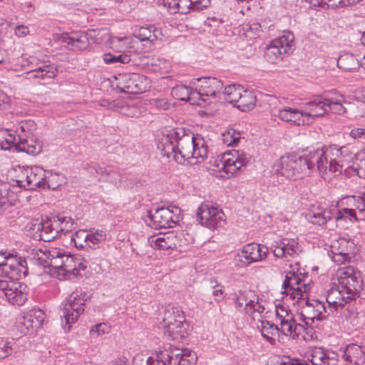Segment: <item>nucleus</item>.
<instances>
[{
	"label": "nucleus",
	"mask_w": 365,
	"mask_h": 365,
	"mask_svg": "<svg viewBox=\"0 0 365 365\" xmlns=\"http://www.w3.org/2000/svg\"><path fill=\"white\" fill-rule=\"evenodd\" d=\"M351 160L352 153L347 146L332 144L302 155L286 154L275 161L273 172L279 180H297L310 175L317 168L321 177L328 180L331 175H340L350 166Z\"/></svg>",
	"instance_id": "nucleus-1"
},
{
	"label": "nucleus",
	"mask_w": 365,
	"mask_h": 365,
	"mask_svg": "<svg viewBox=\"0 0 365 365\" xmlns=\"http://www.w3.org/2000/svg\"><path fill=\"white\" fill-rule=\"evenodd\" d=\"M158 149L163 156H173L180 164L185 161L190 164L200 163L208 154L205 140L199 135L194 136L184 128H173L163 134L158 143Z\"/></svg>",
	"instance_id": "nucleus-2"
},
{
	"label": "nucleus",
	"mask_w": 365,
	"mask_h": 365,
	"mask_svg": "<svg viewBox=\"0 0 365 365\" xmlns=\"http://www.w3.org/2000/svg\"><path fill=\"white\" fill-rule=\"evenodd\" d=\"M73 225L71 217L56 215L45 220L33 219L27 223L25 230L29 237L36 240L50 242L71 231Z\"/></svg>",
	"instance_id": "nucleus-3"
},
{
	"label": "nucleus",
	"mask_w": 365,
	"mask_h": 365,
	"mask_svg": "<svg viewBox=\"0 0 365 365\" xmlns=\"http://www.w3.org/2000/svg\"><path fill=\"white\" fill-rule=\"evenodd\" d=\"M251 157L247 153L233 150L229 153H225L222 156H218L210 160L212 170L215 172H223L230 178L237 174L241 169L245 167L250 162ZM225 178V175H222Z\"/></svg>",
	"instance_id": "nucleus-4"
},
{
	"label": "nucleus",
	"mask_w": 365,
	"mask_h": 365,
	"mask_svg": "<svg viewBox=\"0 0 365 365\" xmlns=\"http://www.w3.org/2000/svg\"><path fill=\"white\" fill-rule=\"evenodd\" d=\"M338 287L351 302L359 297L363 289V279L361 273L351 266L342 267L336 272Z\"/></svg>",
	"instance_id": "nucleus-5"
},
{
	"label": "nucleus",
	"mask_w": 365,
	"mask_h": 365,
	"mask_svg": "<svg viewBox=\"0 0 365 365\" xmlns=\"http://www.w3.org/2000/svg\"><path fill=\"white\" fill-rule=\"evenodd\" d=\"M21 135L19 137L12 130H0V148L9 150L15 148L18 151L25 152L29 155H36L42 150V143L36 138L21 141Z\"/></svg>",
	"instance_id": "nucleus-6"
},
{
	"label": "nucleus",
	"mask_w": 365,
	"mask_h": 365,
	"mask_svg": "<svg viewBox=\"0 0 365 365\" xmlns=\"http://www.w3.org/2000/svg\"><path fill=\"white\" fill-rule=\"evenodd\" d=\"M297 302L300 307L299 319L306 326L312 327L316 321H322L329 316L325 302L309 299L308 293L302 298L297 299Z\"/></svg>",
	"instance_id": "nucleus-7"
},
{
	"label": "nucleus",
	"mask_w": 365,
	"mask_h": 365,
	"mask_svg": "<svg viewBox=\"0 0 365 365\" xmlns=\"http://www.w3.org/2000/svg\"><path fill=\"white\" fill-rule=\"evenodd\" d=\"M86 301V293L76 290L61 303V317L65 319L64 329L69 331L71 325L77 322L85 310Z\"/></svg>",
	"instance_id": "nucleus-8"
},
{
	"label": "nucleus",
	"mask_w": 365,
	"mask_h": 365,
	"mask_svg": "<svg viewBox=\"0 0 365 365\" xmlns=\"http://www.w3.org/2000/svg\"><path fill=\"white\" fill-rule=\"evenodd\" d=\"M180 212L178 207H162L156 209L154 213L148 211L145 220L155 229L173 227L181 219Z\"/></svg>",
	"instance_id": "nucleus-9"
},
{
	"label": "nucleus",
	"mask_w": 365,
	"mask_h": 365,
	"mask_svg": "<svg viewBox=\"0 0 365 365\" xmlns=\"http://www.w3.org/2000/svg\"><path fill=\"white\" fill-rule=\"evenodd\" d=\"M294 47V36L290 31H284L283 34L272 40L267 47L264 57L272 63L282 61L286 54L292 52Z\"/></svg>",
	"instance_id": "nucleus-10"
},
{
	"label": "nucleus",
	"mask_w": 365,
	"mask_h": 365,
	"mask_svg": "<svg viewBox=\"0 0 365 365\" xmlns=\"http://www.w3.org/2000/svg\"><path fill=\"white\" fill-rule=\"evenodd\" d=\"M16 184L27 190H34L36 187H43L46 170L36 167H21L15 168Z\"/></svg>",
	"instance_id": "nucleus-11"
},
{
	"label": "nucleus",
	"mask_w": 365,
	"mask_h": 365,
	"mask_svg": "<svg viewBox=\"0 0 365 365\" xmlns=\"http://www.w3.org/2000/svg\"><path fill=\"white\" fill-rule=\"evenodd\" d=\"M307 273L302 274L297 268L293 269L286 273L285 279L282 284L283 294L289 295L292 299H300L306 295L310 287L304 282Z\"/></svg>",
	"instance_id": "nucleus-12"
},
{
	"label": "nucleus",
	"mask_w": 365,
	"mask_h": 365,
	"mask_svg": "<svg viewBox=\"0 0 365 365\" xmlns=\"http://www.w3.org/2000/svg\"><path fill=\"white\" fill-rule=\"evenodd\" d=\"M0 293L13 305L22 306L28 299L27 286L17 280L0 279Z\"/></svg>",
	"instance_id": "nucleus-13"
},
{
	"label": "nucleus",
	"mask_w": 365,
	"mask_h": 365,
	"mask_svg": "<svg viewBox=\"0 0 365 365\" xmlns=\"http://www.w3.org/2000/svg\"><path fill=\"white\" fill-rule=\"evenodd\" d=\"M117 87L123 93H140L146 91L149 86V79L138 73L119 74L116 78Z\"/></svg>",
	"instance_id": "nucleus-14"
},
{
	"label": "nucleus",
	"mask_w": 365,
	"mask_h": 365,
	"mask_svg": "<svg viewBox=\"0 0 365 365\" xmlns=\"http://www.w3.org/2000/svg\"><path fill=\"white\" fill-rule=\"evenodd\" d=\"M196 215L200 223L210 229L220 227L225 222V214L222 210L210 202L202 203Z\"/></svg>",
	"instance_id": "nucleus-15"
},
{
	"label": "nucleus",
	"mask_w": 365,
	"mask_h": 365,
	"mask_svg": "<svg viewBox=\"0 0 365 365\" xmlns=\"http://www.w3.org/2000/svg\"><path fill=\"white\" fill-rule=\"evenodd\" d=\"M196 81L200 83L194 94L197 98L206 102L209 98H217L222 95L223 83L217 78H201Z\"/></svg>",
	"instance_id": "nucleus-16"
},
{
	"label": "nucleus",
	"mask_w": 365,
	"mask_h": 365,
	"mask_svg": "<svg viewBox=\"0 0 365 365\" xmlns=\"http://www.w3.org/2000/svg\"><path fill=\"white\" fill-rule=\"evenodd\" d=\"M161 31L153 25L140 26L135 29L133 32V38L138 39L141 43L142 49L150 51L155 47V43L159 40Z\"/></svg>",
	"instance_id": "nucleus-17"
},
{
	"label": "nucleus",
	"mask_w": 365,
	"mask_h": 365,
	"mask_svg": "<svg viewBox=\"0 0 365 365\" xmlns=\"http://www.w3.org/2000/svg\"><path fill=\"white\" fill-rule=\"evenodd\" d=\"M267 253V247L256 243H250L242 248L237 257L244 265H249L266 258Z\"/></svg>",
	"instance_id": "nucleus-18"
},
{
	"label": "nucleus",
	"mask_w": 365,
	"mask_h": 365,
	"mask_svg": "<svg viewBox=\"0 0 365 365\" xmlns=\"http://www.w3.org/2000/svg\"><path fill=\"white\" fill-rule=\"evenodd\" d=\"M298 240L294 238H282L272 245V252L277 258L295 257L301 252Z\"/></svg>",
	"instance_id": "nucleus-19"
},
{
	"label": "nucleus",
	"mask_w": 365,
	"mask_h": 365,
	"mask_svg": "<svg viewBox=\"0 0 365 365\" xmlns=\"http://www.w3.org/2000/svg\"><path fill=\"white\" fill-rule=\"evenodd\" d=\"M302 115L306 120L312 123L317 118L323 117L327 111V98L317 96L315 98L304 103L302 106Z\"/></svg>",
	"instance_id": "nucleus-20"
},
{
	"label": "nucleus",
	"mask_w": 365,
	"mask_h": 365,
	"mask_svg": "<svg viewBox=\"0 0 365 365\" xmlns=\"http://www.w3.org/2000/svg\"><path fill=\"white\" fill-rule=\"evenodd\" d=\"M190 351L177 347H170L165 353H161L160 359L163 365H191Z\"/></svg>",
	"instance_id": "nucleus-21"
},
{
	"label": "nucleus",
	"mask_w": 365,
	"mask_h": 365,
	"mask_svg": "<svg viewBox=\"0 0 365 365\" xmlns=\"http://www.w3.org/2000/svg\"><path fill=\"white\" fill-rule=\"evenodd\" d=\"M148 243L153 249L159 250L175 249L180 246L179 237L173 232L152 236L148 239Z\"/></svg>",
	"instance_id": "nucleus-22"
},
{
	"label": "nucleus",
	"mask_w": 365,
	"mask_h": 365,
	"mask_svg": "<svg viewBox=\"0 0 365 365\" xmlns=\"http://www.w3.org/2000/svg\"><path fill=\"white\" fill-rule=\"evenodd\" d=\"M0 276L8 277L7 280H17L21 277L18 259L13 256H4L0 264Z\"/></svg>",
	"instance_id": "nucleus-23"
},
{
	"label": "nucleus",
	"mask_w": 365,
	"mask_h": 365,
	"mask_svg": "<svg viewBox=\"0 0 365 365\" xmlns=\"http://www.w3.org/2000/svg\"><path fill=\"white\" fill-rule=\"evenodd\" d=\"M158 320L160 322L162 327L168 329L177 320H185L183 312L180 307L168 306L160 312Z\"/></svg>",
	"instance_id": "nucleus-24"
},
{
	"label": "nucleus",
	"mask_w": 365,
	"mask_h": 365,
	"mask_svg": "<svg viewBox=\"0 0 365 365\" xmlns=\"http://www.w3.org/2000/svg\"><path fill=\"white\" fill-rule=\"evenodd\" d=\"M346 295L341 292L339 287H332L329 289L326 295V302L328 306L327 309L329 312L330 314H334V312L342 306L349 303L351 301L345 298Z\"/></svg>",
	"instance_id": "nucleus-25"
},
{
	"label": "nucleus",
	"mask_w": 365,
	"mask_h": 365,
	"mask_svg": "<svg viewBox=\"0 0 365 365\" xmlns=\"http://www.w3.org/2000/svg\"><path fill=\"white\" fill-rule=\"evenodd\" d=\"M58 41L71 46L73 49L83 50L88 46V34L83 32L64 33L58 37Z\"/></svg>",
	"instance_id": "nucleus-26"
},
{
	"label": "nucleus",
	"mask_w": 365,
	"mask_h": 365,
	"mask_svg": "<svg viewBox=\"0 0 365 365\" xmlns=\"http://www.w3.org/2000/svg\"><path fill=\"white\" fill-rule=\"evenodd\" d=\"M343 358L354 364H363L365 361V339L361 345L349 344L344 351Z\"/></svg>",
	"instance_id": "nucleus-27"
},
{
	"label": "nucleus",
	"mask_w": 365,
	"mask_h": 365,
	"mask_svg": "<svg viewBox=\"0 0 365 365\" xmlns=\"http://www.w3.org/2000/svg\"><path fill=\"white\" fill-rule=\"evenodd\" d=\"M279 118L285 122L291 123L296 125H309V122L306 120L302 115V109L286 107L278 111Z\"/></svg>",
	"instance_id": "nucleus-28"
},
{
	"label": "nucleus",
	"mask_w": 365,
	"mask_h": 365,
	"mask_svg": "<svg viewBox=\"0 0 365 365\" xmlns=\"http://www.w3.org/2000/svg\"><path fill=\"white\" fill-rule=\"evenodd\" d=\"M307 217L311 223L322 226L333 219V212L330 209L313 207L308 211Z\"/></svg>",
	"instance_id": "nucleus-29"
},
{
	"label": "nucleus",
	"mask_w": 365,
	"mask_h": 365,
	"mask_svg": "<svg viewBox=\"0 0 365 365\" xmlns=\"http://www.w3.org/2000/svg\"><path fill=\"white\" fill-rule=\"evenodd\" d=\"M234 300L236 309H242L246 313L247 309H250V304L257 300V296L252 290H238L235 293Z\"/></svg>",
	"instance_id": "nucleus-30"
},
{
	"label": "nucleus",
	"mask_w": 365,
	"mask_h": 365,
	"mask_svg": "<svg viewBox=\"0 0 365 365\" xmlns=\"http://www.w3.org/2000/svg\"><path fill=\"white\" fill-rule=\"evenodd\" d=\"M57 72L58 69L55 65L47 64L27 72L26 78L29 80H48L53 78L56 76Z\"/></svg>",
	"instance_id": "nucleus-31"
},
{
	"label": "nucleus",
	"mask_w": 365,
	"mask_h": 365,
	"mask_svg": "<svg viewBox=\"0 0 365 365\" xmlns=\"http://www.w3.org/2000/svg\"><path fill=\"white\" fill-rule=\"evenodd\" d=\"M304 329V325L297 324L293 317H288L280 321L279 331L284 335L296 338Z\"/></svg>",
	"instance_id": "nucleus-32"
},
{
	"label": "nucleus",
	"mask_w": 365,
	"mask_h": 365,
	"mask_svg": "<svg viewBox=\"0 0 365 365\" xmlns=\"http://www.w3.org/2000/svg\"><path fill=\"white\" fill-rule=\"evenodd\" d=\"M36 129L35 122L31 119L24 120L18 122L15 129L12 130L17 137L21 135V140H28L31 138H36L34 135L29 136L34 130Z\"/></svg>",
	"instance_id": "nucleus-33"
},
{
	"label": "nucleus",
	"mask_w": 365,
	"mask_h": 365,
	"mask_svg": "<svg viewBox=\"0 0 365 365\" xmlns=\"http://www.w3.org/2000/svg\"><path fill=\"white\" fill-rule=\"evenodd\" d=\"M257 327L264 339L269 343L274 344L275 339L274 336H279V328L277 325L267 320H262L260 322V324L257 325Z\"/></svg>",
	"instance_id": "nucleus-34"
},
{
	"label": "nucleus",
	"mask_w": 365,
	"mask_h": 365,
	"mask_svg": "<svg viewBox=\"0 0 365 365\" xmlns=\"http://www.w3.org/2000/svg\"><path fill=\"white\" fill-rule=\"evenodd\" d=\"M165 6L172 14H187L190 11L191 4L190 0H163Z\"/></svg>",
	"instance_id": "nucleus-35"
},
{
	"label": "nucleus",
	"mask_w": 365,
	"mask_h": 365,
	"mask_svg": "<svg viewBox=\"0 0 365 365\" xmlns=\"http://www.w3.org/2000/svg\"><path fill=\"white\" fill-rule=\"evenodd\" d=\"M337 66L344 71L351 72L359 68V61L354 55L346 53L339 57Z\"/></svg>",
	"instance_id": "nucleus-36"
},
{
	"label": "nucleus",
	"mask_w": 365,
	"mask_h": 365,
	"mask_svg": "<svg viewBox=\"0 0 365 365\" xmlns=\"http://www.w3.org/2000/svg\"><path fill=\"white\" fill-rule=\"evenodd\" d=\"M339 243L341 246L346 247V250L332 251V259L336 263L343 264L349 259V252L354 248V243L344 238L340 239Z\"/></svg>",
	"instance_id": "nucleus-37"
},
{
	"label": "nucleus",
	"mask_w": 365,
	"mask_h": 365,
	"mask_svg": "<svg viewBox=\"0 0 365 365\" xmlns=\"http://www.w3.org/2000/svg\"><path fill=\"white\" fill-rule=\"evenodd\" d=\"M143 59L145 61V63L151 65L155 71L168 73L171 68L170 63L160 56H154L149 57L144 56Z\"/></svg>",
	"instance_id": "nucleus-38"
},
{
	"label": "nucleus",
	"mask_w": 365,
	"mask_h": 365,
	"mask_svg": "<svg viewBox=\"0 0 365 365\" xmlns=\"http://www.w3.org/2000/svg\"><path fill=\"white\" fill-rule=\"evenodd\" d=\"M88 236V247L91 249L99 248L101 245L106 242L107 232L102 230H91Z\"/></svg>",
	"instance_id": "nucleus-39"
},
{
	"label": "nucleus",
	"mask_w": 365,
	"mask_h": 365,
	"mask_svg": "<svg viewBox=\"0 0 365 365\" xmlns=\"http://www.w3.org/2000/svg\"><path fill=\"white\" fill-rule=\"evenodd\" d=\"M245 89L240 85H229L224 88L222 95L231 103L237 104Z\"/></svg>",
	"instance_id": "nucleus-40"
},
{
	"label": "nucleus",
	"mask_w": 365,
	"mask_h": 365,
	"mask_svg": "<svg viewBox=\"0 0 365 365\" xmlns=\"http://www.w3.org/2000/svg\"><path fill=\"white\" fill-rule=\"evenodd\" d=\"M255 103L256 96L254 93L250 91L245 90L236 106L242 111H247L253 109Z\"/></svg>",
	"instance_id": "nucleus-41"
},
{
	"label": "nucleus",
	"mask_w": 365,
	"mask_h": 365,
	"mask_svg": "<svg viewBox=\"0 0 365 365\" xmlns=\"http://www.w3.org/2000/svg\"><path fill=\"white\" fill-rule=\"evenodd\" d=\"M64 262L63 267V272L64 275L73 274L77 276L79 274V267L81 265L79 259L73 256L66 255L64 257Z\"/></svg>",
	"instance_id": "nucleus-42"
},
{
	"label": "nucleus",
	"mask_w": 365,
	"mask_h": 365,
	"mask_svg": "<svg viewBox=\"0 0 365 365\" xmlns=\"http://www.w3.org/2000/svg\"><path fill=\"white\" fill-rule=\"evenodd\" d=\"M195 90L190 87L179 85L174 87L172 90V95L181 101H190L192 99L197 98V96L194 94Z\"/></svg>",
	"instance_id": "nucleus-43"
},
{
	"label": "nucleus",
	"mask_w": 365,
	"mask_h": 365,
	"mask_svg": "<svg viewBox=\"0 0 365 365\" xmlns=\"http://www.w3.org/2000/svg\"><path fill=\"white\" fill-rule=\"evenodd\" d=\"M334 312L335 314L334 315L338 317V321L341 322L346 321L352 323L357 315V312L353 307L350 305L346 306V304L339 307Z\"/></svg>",
	"instance_id": "nucleus-44"
},
{
	"label": "nucleus",
	"mask_w": 365,
	"mask_h": 365,
	"mask_svg": "<svg viewBox=\"0 0 365 365\" xmlns=\"http://www.w3.org/2000/svg\"><path fill=\"white\" fill-rule=\"evenodd\" d=\"M88 233L85 230L76 231L71 236V245L78 250L88 247Z\"/></svg>",
	"instance_id": "nucleus-45"
},
{
	"label": "nucleus",
	"mask_w": 365,
	"mask_h": 365,
	"mask_svg": "<svg viewBox=\"0 0 365 365\" xmlns=\"http://www.w3.org/2000/svg\"><path fill=\"white\" fill-rule=\"evenodd\" d=\"M64 177L58 173H53L51 170H46L44 187L55 190L63 182Z\"/></svg>",
	"instance_id": "nucleus-46"
},
{
	"label": "nucleus",
	"mask_w": 365,
	"mask_h": 365,
	"mask_svg": "<svg viewBox=\"0 0 365 365\" xmlns=\"http://www.w3.org/2000/svg\"><path fill=\"white\" fill-rule=\"evenodd\" d=\"M329 354L322 348H316L311 354V362L313 365L329 364Z\"/></svg>",
	"instance_id": "nucleus-47"
},
{
	"label": "nucleus",
	"mask_w": 365,
	"mask_h": 365,
	"mask_svg": "<svg viewBox=\"0 0 365 365\" xmlns=\"http://www.w3.org/2000/svg\"><path fill=\"white\" fill-rule=\"evenodd\" d=\"M333 218H334L336 222L341 220L354 222L356 220V211L349 208L338 210L335 215L333 214Z\"/></svg>",
	"instance_id": "nucleus-48"
},
{
	"label": "nucleus",
	"mask_w": 365,
	"mask_h": 365,
	"mask_svg": "<svg viewBox=\"0 0 365 365\" xmlns=\"http://www.w3.org/2000/svg\"><path fill=\"white\" fill-rule=\"evenodd\" d=\"M167 331L173 338L184 337L186 331L185 319H178L177 322H175Z\"/></svg>",
	"instance_id": "nucleus-49"
},
{
	"label": "nucleus",
	"mask_w": 365,
	"mask_h": 365,
	"mask_svg": "<svg viewBox=\"0 0 365 365\" xmlns=\"http://www.w3.org/2000/svg\"><path fill=\"white\" fill-rule=\"evenodd\" d=\"M103 60L106 63H128L130 61V56L126 53H121L118 55H113L111 53H106L103 55Z\"/></svg>",
	"instance_id": "nucleus-50"
},
{
	"label": "nucleus",
	"mask_w": 365,
	"mask_h": 365,
	"mask_svg": "<svg viewBox=\"0 0 365 365\" xmlns=\"http://www.w3.org/2000/svg\"><path fill=\"white\" fill-rule=\"evenodd\" d=\"M19 327L21 329V332L24 334H26L30 329L39 328L36 324V322H34V319L29 312L20 319Z\"/></svg>",
	"instance_id": "nucleus-51"
},
{
	"label": "nucleus",
	"mask_w": 365,
	"mask_h": 365,
	"mask_svg": "<svg viewBox=\"0 0 365 365\" xmlns=\"http://www.w3.org/2000/svg\"><path fill=\"white\" fill-rule=\"evenodd\" d=\"M96 174L99 175L105 180L110 179H116L118 175V171L113 166L101 167L98 166L95 168Z\"/></svg>",
	"instance_id": "nucleus-52"
},
{
	"label": "nucleus",
	"mask_w": 365,
	"mask_h": 365,
	"mask_svg": "<svg viewBox=\"0 0 365 365\" xmlns=\"http://www.w3.org/2000/svg\"><path fill=\"white\" fill-rule=\"evenodd\" d=\"M240 138L241 133L234 129H230L222 135V140L224 143L229 146L237 144Z\"/></svg>",
	"instance_id": "nucleus-53"
},
{
	"label": "nucleus",
	"mask_w": 365,
	"mask_h": 365,
	"mask_svg": "<svg viewBox=\"0 0 365 365\" xmlns=\"http://www.w3.org/2000/svg\"><path fill=\"white\" fill-rule=\"evenodd\" d=\"M343 96H341V99H331L327 98V108H329L333 113L336 114H343L345 113L346 109L342 105Z\"/></svg>",
	"instance_id": "nucleus-54"
},
{
	"label": "nucleus",
	"mask_w": 365,
	"mask_h": 365,
	"mask_svg": "<svg viewBox=\"0 0 365 365\" xmlns=\"http://www.w3.org/2000/svg\"><path fill=\"white\" fill-rule=\"evenodd\" d=\"M355 158L353 163L354 170L359 176L365 178V153H358Z\"/></svg>",
	"instance_id": "nucleus-55"
},
{
	"label": "nucleus",
	"mask_w": 365,
	"mask_h": 365,
	"mask_svg": "<svg viewBox=\"0 0 365 365\" xmlns=\"http://www.w3.org/2000/svg\"><path fill=\"white\" fill-rule=\"evenodd\" d=\"M110 327L106 323H100L93 326L90 330V335L93 338H97L105 334H108Z\"/></svg>",
	"instance_id": "nucleus-56"
},
{
	"label": "nucleus",
	"mask_w": 365,
	"mask_h": 365,
	"mask_svg": "<svg viewBox=\"0 0 365 365\" xmlns=\"http://www.w3.org/2000/svg\"><path fill=\"white\" fill-rule=\"evenodd\" d=\"M14 342L4 339H0V359H4L12 352Z\"/></svg>",
	"instance_id": "nucleus-57"
},
{
	"label": "nucleus",
	"mask_w": 365,
	"mask_h": 365,
	"mask_svg": "<svg viewBox=\"0 0 365 365\" xmlns=\"http://www.w3.org/2000/svg\"><path fill=\"white\" fill-rule=\"evenodd\" d=\"M132 43H136V41L133 40L131 36H126L124 38L115 36L111 38V44L113 47L124 48Z\"/></svg>",
	"instance_id": "nucleus-58"
},
{
	"label": "nucleus",
	"mask_w": 365,
	"mask_h": 365,
	"mask_svg": "<svg viewBox=\"0 0 365 365\" xmlns=\"http://www.w3.org/2000/svg\"><path fill=\"white\" fill-rule=\"evenodd\" d=\"M3 192L6 194L7 190L6 189L4 190L0 189V214H1L3 211H5L14 205L12 201L9 200V197L6 196V195H3Z\"/></svg>",
	"instance_id": "nucleus-59"
},
{
	"label": "nucleus",
	"mask_w": 365,
	"mask_h": 365,
	"mask_svg": "<svg viewBox=\"0 0 365 365\" xmlns=\"http://www.w3.org/2000/svg\"><path fill=\"white\" fill-rule=\"evenodd\" d=\"M192 11H200L209 6L210 0H190Z\"/></svg>",
	"instance_id": "nucleus-60"
},
{
	"label": "nucleus",
	"mask_w": 365,
	"mask_h": 365,
	"mask_svg": "<svg viewBox=\"0 0 365 365\" xmlns=\"http://www.w3.org/2000/svg\"><path fill=\"white\" fill-rule=\"evenodd\" d=\"M30 314L32 316L34 319V322L38 325V327H41L43 322L45 319L44 312L41 309H32L29 312Z\"/></svg>",
	"instance_id": "nucleus-61"
},
{
	"label": "nucleus",
	"mask_w": 365,
	"mask_h": 365,
	"mask_svg": "<svg viewBox=\"0 0 365 365\" xmlns=\"http://www.w3.org/2000/svg\"><path fill=\"white\" fill-rule=\"evenodd\" d=\"M276 316L277 318L279 319V321L282 320L283 319H286L288 317H292L291 311L283 307H276Z\"/></svg>",
	"instance_id": "nucleus-62"
},
{
	"label": "nucleus",
	"mask_w": 365,
	"mask_h": 365,
	"mask_svg": "<svg viewBox=\"0 0 365 365\" xmlns=\"http://www.w3.org/2000/svg\"><path fill=\"white\" fill-rule=\"evenodd\" d=\"M264 310V307L260 304V303L257 300H255L254 303L250 304V309H247L246 314L252 315L255 312L258 314H262Z\"/></svg>",
	"instance_id": "nucleus-63"
},
{
	"label": "nucleus",
	"mask_w": 365,
	"mask_h": 365,
	"mask_svg": "<svg viewBox=\"0 0 365 365\" xmlns=\"http://www.w3.org/2000/svg\"><path fill=\"white\" fill-rule=\"evenodd\" d=\"M64 257H66V255L63 253L60 257L56 258L54 260H52L50 262L49 264L53 268L58 270V271H63V262H64Z\"/></svg>",
	"instance_id": "nucleus-64"
}]
</instances>
